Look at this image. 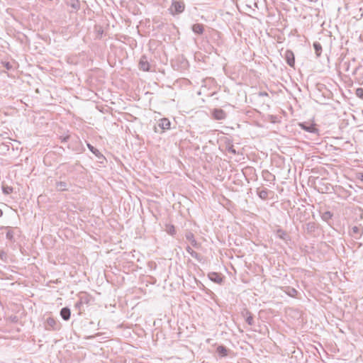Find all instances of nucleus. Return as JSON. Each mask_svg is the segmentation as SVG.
<instances>
[{
    "mask_svg": "<svg viewBox=\"0 0 363 363\" xmlns=\"http://www.w3.org/2000/svg\"><path fill=\"white\" fill-rule=\"evenodd\" d=\"M45 328L46 330H59V325L57 321L52 317H49L46 320Z\"/></svg>",
    "mask_w": 363,
    "mask_h": 363,
    "instance_id": "nucleus-6",
    "label": "nucleus"
},
{
    "mask_svg": "<svg viewBox=\"0 0 363 363\" xmlns=\"http://www.w3.org/2000/svg\"><path fill=\"white\" fill-rule=\"evenodd\" d=\"M212 115L216 120H223L226 118V113L221 108H215L212 111Z\"/></svg>",
    "mask_w": 363,
    "mask_h": 363,
    "instance_id": "nucleus-8",
    "label": "nucleus"
},
{
    "mask_svg": "<svg viewBox=\"0 0 363 363\" xmlns=\"http://www.w3.org/2000/svg\"><path fill=\"white\" fill-rule=\"evenodd\" d=\"M301 129L311 133H318V129L315 127L314 123H301L299 124Z\"/></svg>",
    "mask_w": 363,
    "mask_h": 363,
    "instance_id": "nucleus-5",
    "label": "nucleus"
},
{
    "mask_svg": "<svg viewBox=\"0 0 363 363\" xmlns=\"http://www.w3.org/2000/svg\"><path fill=\"white\" fill-rule=\"evenodd\" d=\"M71 311L68 307H64L60 310V316L65 320H68L70 318Z\"/></svg>",
    "mask_w": 363,
    "mask_h": 363,
    "instance_id": "nucleus-13",
    "label": "nucleus"
},
{
    "mask_svg": "<svg viewBox=\"0 0 363 363\" xmlns=\"http://www.w3.org/2000/svg\"><path fill=\"white\" fill-rule=\"evenodd\" d=\"M69 138V135H66L65 137H62V138H61V142L66 143V142H67Z\"/></svg>",
    "mask_w": 363,
    "mask_h": 363,
    "instance_id": "nucleus-31",
    "label": "nucleus"
},
{
    "mask_svg": "<svg viewBox=\"0 0 363 363\" xmlns=\"http://www.w3.org/2000/svg\"><path fill=\"white\" fill-rule=\"evenodd\" d=\"M267 174H269V176H271V174L267 171Z\"/></svg>",
    "mask_w": 363,
    "mask_h": 363,
    "instance_id": "nucleus-41",
    "label": "nucleus"
},
{
    "mask_svg": "<svg viewBox=\"0 0 363 363\" xmlns=\"http://www.w3.org/2000/svg\"><path fill=\"white\" fill-rule=\"evenodd\" d=\"M313 46L315 50L316 56L319 57L322 53V45L318 42H314Z\"/></svg>",
    "mask_w": 363,
    "mask_h": 363,
    "instance_id": "nucleus-22",
    "label": "nucleus"
},
{
    "mask_svg": "<svg viewBox=\"0 0 363 363\" xmlns=\"http://www.w3.org/2000/svg\"><path fill=\"white\" fill-rule=\"evenodd\" d=\"M87 147L89 150L99 159V160H104L105 157L104 155L101 153V152L94 147L93 145H91L90 143H86Z\"/></svg>",
    "mask_w": 363,
    "mask_h": 363,
    "instance_id": "nucleus-11",
    "label": "nucleus"
},
{
    "mask_svg": "<svg viewBox=\"0 0 363 363\" xmlns=\"http://www.w3.org/2000/svg\"><path fill=\"white\" fill-rule=\"evenodd\" d=\"M226 150L228 152L232 153L233 155H235L238 154V152L236 151V150L235 149L234 145L233 144H228L226 145Z\"/></svg>",
    "mask_w": 363,
    "mask_h": 363,
    "instance_id": "nucleus-25",
    "label": "nucleus"
},
{
    "mask_svg": "<svg viewBox=\"0 0 363 363\" xmlns=\"http://www.w3.org/2000/svg\"><path fill=\"white\" fill-rule=\"evenodd\" d=\"M362 181H363V173L360 174V177H359Z\"/></svg>",
    "mask_w": 363,
    "mask_h": 363,
    "instance_id": "nucleus-37",
    "label": "nucleus"
},
{
    "mask_svg": "<svg viewBox=\"0 0 363 363\" xmlns=\"http://www.w3.org/2000/svg\"><path fill=\"white\" fill-rule=\"evenodd\" d=\"M13 187L9 186H2V191L4 194L8 195L13 192Z\"/></svg>",
    "mask_w": 363,
    "mask_h": 363,
    "instance_id": "nucleus-26",
    "label": "nucleus"
},
{
    "mask_svg": "<svg viewBox=\"0 0 363 363\" xmlns=\"http://www.w3.org/2000/svg\"><path fill=\"white\" fill-rule=\"evenodd\" d=\"M88 303V300L86 298H83V303Z\"/></svg>",
    "mask_w": 363,
    "mask_h": 363,
    "instance_id": "nucleus-36",
    "label": "nucleus"
},
{
    "mask_svg": "<svg viewBox=\"0 0 363 363\" xmlns=\"http://www.w3.org/2000/svg\"><path fill=\"white\" fill-rule=\"evenodd\" d=\"M82 304H83V298L82 297V298H80V300L75 303V307L79 309Z\"/></svg>",
    "mask_w": 363,
    "mask_h": 363,
    "instance_id": "nucleus-30",
    "label": "nucleus"
},
{
    "mask_svg": "<svg viewBox=\"0 0 363 363\" xmlns=\"http://www.w3.org/2000/svg\"><path fill=\"white\" fill-rule=\"evenodd\" d=\"M186 250L188 253H189L191 255V257H193V254H195L196 252L194 250H193L192 248L189 246H187L186 247Z\"/></svg>",
    "mask_w": 363,
    "mask_h": 363,
    "instance_id": "nucleus-29",
    "label": "nucleus"
},
{
    "mask_svg": "<svg viewBox=\"0 0 363 363\" xmlns=\"http://www.w3.org/2000/svg\"><path fill=\"white\" fill-rule=\"evenodd\" d=\"M192 31L197 35H202L204 32V26L201 23H195L191 26Z\"/></svg>",
    "mask_w": 363,
    "mask_h": 363,
    "instance_id": "nucleus-12",
    "label": "nucleus"
},
{
    "mask_svg": "<svg viewBox=\"0 0 363 363\" xmlns=\"http://www.w3.org/2000/svg\"><path fill=\"white\" fill-rule=\"evenodd\" d=\"M194 257V258H195V259H196L198 260H201V255L199 253H197V252H196L195 254H193V257Z\"/></svg>",
    "mask_w": 363,
    "mask_h": 363,
    "instance_id": "nucleus-32",
    "label": "nucleus"
},
{
    "mask_svg": "<svg viewBox=\"0 0 363 363\" xmlns=\"http://www.w3.org/2000/svg\"><path fill=\"white\" fill-rule=\"evenodd\" d=\"M258 95L259 96H268V94L266 91H260Z\"/></svg>",
    "mask_w": 363,
    "mask_h": 363,
    "instance_id": "nucleus-33",
    "label": "nucleus"
},
{
    "mask_svg": "<svg viewBox=\"0 0 363 363\" xmlns=\"http://www.w3.org/2000/svg\"><path fill=\"white\" fill-rule=\"evenodd\" d=\"M5 147H6V150L9 149V146L8 145H4Z\"/></svg>",
    "mask_w": 363,
    "mask_h": 363,
    "instance_id": "nucleus-40",
    "label": "nucleus"
},
{
    "mask_svg": "<svg viewBox=\"0 0 363 363\" xmlns=\"http://www.w3.org/2000/svg\"><path fill=\"white\" fill-rule=\"evenodd\" d=\"M3 216V211L1 209H0V217H1Z\"/></svg>",
    "mask_w": 363,
    "mask_h": 363,
    "instance_id": "nucleus-38",
    "label": "nucleus"
},
{
    "mask_svg": "<svg viewBox=\"0 0 363 363\" xmlns=\"http://www.w3.org/2000/svg\"><path fill=\"white\" fill-rule=\"evenodd\" d=\"M0 229L6 230V238L11 243H14L16 242L14 235H15V230L17 229V228H13L10 226H1Z\"/></svg>",
    "mask_w": 363,
    "mask_h": 363,
    "instance_id": "nucleus-2",
    "label": "nucleus"
},
{
    "mask_svg": "<svg viewBox=\"0 0 363 363\" xmlns=\"http://www.w3.org/2000/svg\"><path fill=\"white\" fill-rule=\"evenodd\" d=\"M216 352L220 357H224L228 356V350L223 345H219L216 349Z\"/></svg>",
    "mask_w": 363,
    "mask_h": 363,
    "instance_id": "nucleus-17",
    "label": "nucleus"
},
{
    "mask_svg": "<svg viewBox=\"0 0 363 363\" xmlns=\"http://www.w3.org/2000/svg\"><path fill=\"white\" fill-rule=\"evenodd\" d=\"M0 259H1L4 262H6L7 254L4 250L0 251Z\"/></svg>",
    "mask_w": 363,
    "mask_h": 363,
    "instance_id": "nucleus-28",
    "label": "nucleus"
},
{
    "mask_svg": "<svg viewBox=\"0 0 363 363\" xmlns=\"http://www.w3.org/2000/svg\"><path fill=\"white\" fill-rule=\"evenodd\" d=\"M185 238L189 240L194 247H198L199 243L194 238V235L191 232H188L185 235Z\"/></svg>",
    "mask_w": 363,
    "mask_h": 363,
    "instance_id": "nucleus-15",
    "label": "nucleus"
},
{
    "mask_svg": "<svg viewBox=\"0 0 363 363\" xmlns=\"http://www.w3.org/2000/svg\"><path fill=\"white\" fill-rule=\"evenodd\" d=\"M242 315L245 318V321L249 325H254V318L251 312H250L248 310H245L242 312Z\"/></svg>",
    "mask_w": 363,
    "mask_h": 363,
    "instance_id": "nucleus-10",
    "label": "nucleus"
},
{
    "mask_svg": "<svg viewBox=\"0 0 363 363\" xmlns=\"http://www.w3.org/2000/svg\"><path fill=\"white\" fill-rule=\"evenodd\" d=\"M351 235L355 239H359L362 235L360 228L358 226H353L352 228Z\"/></svg>",
    "mask_w": 363,
    "mask_h": 363,
    "instance_id": "nucleus-19",
    "label": "nucleus"
},
{
    "mask_svg": "<svg viewBox=\"0 0 363 363\" xmlns=\"http://www.w3.org/2000/svg\"><path fill=\"white\" fill-rule=\"evenodd\" d=\"M79 2H78V1H77V2L74 3V4H72V6L74 9H77L79 8Z\"/></svg>",
    "mask_w": 363,
    "mask_h": 363,
    "instance_id": "nucleus-34",
    "label": "nucleus"
},
{
    "mask_svg": "<svg viewBox=\"0 0 363 363\" xmlns=\"http://www.w3.org/2000/svg\"><path fill=\"white\" fill-rule=\"evenodd\" d=\"M283 291L291 297H296L298 294V291L296 289L291 286H284L283 288Z\"/></svg>",
    "mask_w": 363,
    "mask_h": 363,
    "instance_id": "nucleus-14",
    "label": "nucleus"
},
{
    "mask_svg": "<svg viewBox=\"0 0 363 363\" xmlns=\"http://www.w3.org/2000/svg\"><path fill=\"white\" fill-rule=\"evenodd\" d=\"M208 277L211 281L218 284H222L223 282V276L218 272H210L208 274Z\"/></svg>",
    "mask_w": 363,
    "mask_h": 363,
    "instance_id": "nucleus-4",
    "label": "nucleus"
},
{
    "mask_svg": "<svg viewBox=\"0 0 363 363\" xmlns=\"http://www.w3.org/2000/svg\"><path fill=\"white\" fill-rule=\"evenodd\" d=\"M165 231L171 235H174L176 233L175 228L173 225L167 224L165 225Z\"/></svg>",
    "mask_w": 363,
    "mask_h": 363,
    "instance_id": "nucleus-23",
    "label": "nucleus"
},
{
    "mask_svg": "<svg viewBox=\"0 0 363 363\" xmlns=\"http://www.w3.org/2000/svg\"><path fill=\"white\" fill-rule=\"evenodd\" d=\"M332 217H333V213L328 211L324 212L321 216L322 219L325 221H328L330 219L332 218Z\"/></svg>",
    "mask_w": 363,
    "mask_h": 363,
    "instance_id": "nucleus-24",
    "label": "nucleus"
},
{
    "mask_svg": "<svg viewBox=\"0 0 363 363\" xmlns=\"http://www.w3.org/2000/svg\"><path fill=\"white\" fill-rule=\"evenodd\" d=\"M139 68L144 72H148L150 69V66L145 55L141 56L139 61Z\"/></svg>",
    "mask_w": 363,
    "mask_h": 363,
    "instance_id": "nucleus-7",
    "label": "nucleus"
},
{
    "mask_svg": "<svg viewBox=\"0 0 363 363\" xmlns=\"http://www.w3.org/2000/svg\"><path fill=\"white\" fill-rule=\"evenodd\" d=\"M283 56L288 65L294 67L295 65V56L294 52L290 50H286Z\"/></svg>",
    "mask_w": 363,
    "mask_h": 363,
    "instance_id": "nucleus-3",
    "label": "nucleus"
},
{
    "mask_svg": "<svg viewBox=\"0 0 363 363\" xmlns=\"http://www.w3.org/2000/svg\"><path fill=\"white\" fill-rule=\"evenodd\" d=\"M170 125H171V123H170L169 120L167 118H162L159 123V126L164 130L169 129Z\"/></svg>",
    "mask_w": 363,
    "mask_h": 363,
    "instance_id": "nucleus-16",
    "label": "nucleus"
},
{
    "mask_svg": "<svg viewBox=\"0 0 363 363\" xmlns=\"http://www.w3.org/2000/svg\"><path fill=\"white\" fill-rule=\"evenodd\" d=\"M67 186V184L65 182H57L55 184L57 190L60 191H67L68 189Z\"/></svg>",
    "mask_w": 363,
    "mask_h": 363,
    "instance_id": "nucleus-21",
    "label": "nucleus"
},
{
    "mask_svg": "<svg viewBox=\"0 0 363 363\" xmlns=\"http://www.w3.org/2000/svg\"><path fill=\"white\" fill-rule=\"evenodd\" d=\"M5 67L7 69H9L11 68V65L9 64V62H6L5 63Z\"/></svg>",
    "mask_w": 363,
    "mask_h": 363,
    "instance_id": "nucleus-35",
    "label": "nucleus"
},
{
    "mask_svg": "<svg viewBox=\"0 0 363 363\" xmlns=\"http://www.w3.org/2000/svg\"><path fill=\"white\" fill-rule=\"evenodd\" d=\"M276 235L279 238L283 240L286 244L291 241V237L289 235L282 229H278L276 232Z\"/></svg>",
    "mask_w": 363,
    "mask_h": 363,
    "instance_id": "nucleus-9",
    "label": "nucleus"
},
{
    "mask_svg": "<svg viewBox=\"0 0 363 363\" xmlns=\"http://www.w3.org/2000/svg\"><path fill=\"white\" fill-rule=\"evenodd\" d=\"M356 96L363 100V88H357L355 91Z\"/></svg>",
    "mask_w": 363,
    "mask_h": 363,
    "instance_id": "nucleus-27",
    "label": "nucleus"
},
{
    "mask_svg": "<svg viewBox=\"0 0 363 363\" xmlns=\"http://www.w3.org/2000/svg\"><path fill=\"white\" fill-rule=\"evenodd\" d=\"M304 229L307 233L311 234L315 232L316 229V224L314 222H308L306 224Z\"/></svg>",
    "mask_w": 363,
    "mask_h": 363,
    "instance_id": "nucleus-18",
    "label": "nucleus"
},
{
    "mask_svg": "<svg viewBox=\"0 0 363 363\" xmlns=\"http://www.w3.org/2000/svg\"><path fill=\"white\" fill-rule=\"evenodd\" d=\"M92 338H94V336H89V337H88V339H92Z\"/></svg>",
    "mask_w": 363,
    "mask_h": 363,
    "instance_id": "nucleus-39",
    "label": "nucleus"
},
{
    "mask_svg": "<svg viewBox=\"0 0 363 363\" xmlns=\"http://www.w3.org/2000/svg\"><path fill=\"white\" fill-rule=\"evenodd\" d=\"M185 9V4L182 0H172L169 8L171 14L178 15L182 13Z\"/></svg>",
    "mask_w": 363,
    "mask_h": 363,
    "instance_id": "nucleus-1",
    "label": "nucleus"
},
{
    "mask_svg": "<svg viewBox=\"0 0 363 363\" xmlns=\"http://www.w3.org/2000/svg\"><path fill=\"white\" fill-rule=\"evenodd\" d=\"M269 191L267 189L257 190V196L262 200H266L268 198Z\"/></svg>",
    "mask_w": 363,
    "mask_h": 363,
    "instance_id": "nucleus-20",
    "label": "nucleus"
}]
</instances>
